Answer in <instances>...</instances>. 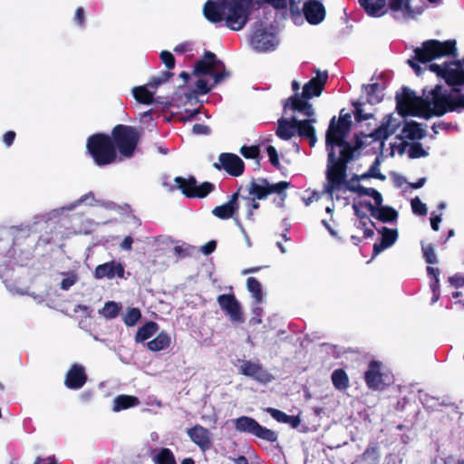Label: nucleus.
I'll use <instances>...</instances> for the list:
<instances>
[{"label": "nucleus", "instance_id": "obj_1", "mask_svg": "<svg viewBox=\"0 0 464 464\" xmlns=\"http://www.w3.org/2000/svg\"><path fill=\"white\" fill-rule=\"evenodd\" d=\"M397 110L399 115L385 116L370 137L377 140H386L399 129L403 116L430 119L440 117L448 111L464 110V95L457 89L449 91L441 85L424 92L423 97H419L413 91L403 88L401 93L397 95Z\"/></svg>", "mask_w": 464, "mask_h": 464}, {"label": "nucleus", "instance_id": "obj_2", "mask_svg": "<svg viewBox=\"0 0 464 464\" xmlns=\"http://www.w3.org/2000/svg\"><path fill=\"white\" fill-rule=\"evenodd\" d=\"M351 123V115L343 113V111L338 120L335 117L331 120L326 133V146L329 155L325 191L333 195L334 191L344 188L361 195L371 197L374 200V204H381L382 203V197L376 189L345 183L346 162L351 157V150L344 139L350 131Z\"/></svg>", "mask_w": 464, "mask_h": 464}, {"label": "nucleus", "instance_id": "obj_3", "mask_svg": "<svg viewBox=\"0 0 464 464\" xmlns=\"http://www.w3.org/2000/svg\"><path fill=\"white\" fill-rule=\"evenodd\" d=\"M456 51V42L454 40L444 42L428 40L420 47L414 50L415 57L409 60L408 63L417 75H420L422 72L430 70L438 76L442 77L450 86H464V60L444 65L430 63L440 58L454 56Z\"/></svg>", "mask_w": 464, "mask_h": 464}, {"label": "nucleus", "instance_id": "obj_4", "mask_svg": "<svg viewBox=\"0 0 464 464\" xmlns=\"http://www.w3.org/2000/svg\"><path fill=\"white\" fill-rule=\"evenodd\" d=\"M326 80V72H318L303 86L302 92H296L292 97V136L298 134L306 137L311 146H314L316 142L314 128L312 125L316 120L314 109L309 100L322 94Z\"/></svg>", "mask_w": 464, "mask_h": 464}, {"label": "nucleus", "instance_id": "obj_5", "mask_svg": "<svg viewBox=\"0 0 464 464\" xmlns=\"http://www.w3.org/2000/svg\"><path fill=\"white\" fill-rule=\"evenodd\" d=\"M86 151L95 165L104 167L120 161L111 136L104 132L90 135L86 140Z\"/></svg>", "mask_w": 464, "mask_h": 464}, {"label": "nucleus", "instance_id": "obj_6", "mask_svg": "<svg viewBox=\"0 0 464 464\" xmlns=\"http://www.w3.org/2000/svg\"><path fill=\"white\" fill-rule=\"evenodd\" d=\"M110 136L120 160L134 156L140 139V133L135 127L117 124L112 128Z\"/></svg>", "mask_w": 464, "mask_h": 464}, {"label": "nucleus", "instance_id": "obj_7", "mask_svg": "<svg viewBox=\"0 0 464 464\" xmlns=\"http://www.w3.org/2000/svg\"><path fill=\"white\" fill-rule=\"evenodd\" d=\"M254 4V0H226V26L233 31L243 29L249 21Z\"/></svg>", "mask_w": 464, "mask_h": 464}, {"label": "nucleus", "instance_id": "obj_8", "mask_svg": "<svg viewBox=\"0 0 464 464\" xmlns=\"http://www.w3.org/2000/svg\"><path fill=\"white\" fill-rule=\"evenodd\" d=\"M290 186V182L280 181L277 183H270L266 179H253L248 185L249 196L261 200L266 198L269 195L276 194L274 199L278 207H282L287 197L286 190Z\"/></svg>", "mask_w": 464, "mask_h": 464}, {"label": "nucleus", "instance_id": "obj_9", "mask_svg": "<svg viewBox=\"0 0 464 464\" xmlns=\"http://www.w3.org/2000/svg\"><path fill=\"white\" fill-rule=\"evenodd\" d=\"M233 422L237 431L250 434L268 442L277 440L278 436L276 431L262 426L252 417L241 416L235 419Z\"/></svg>", "mask_w": 464, "mask_h": 464}, {"label": "nucleus", "instance_id": "obj_10", "mask_svg": "<svg viewBox=\"0 0 464 464\" xmlns=\"http://www.w3.org/2000/svg\"><path fill=\"white\" fill-rule=\"evenodd\" d=\"M174 182L188 198H204L215 189V185L208 181L198 185L194 176H189L188 179L179 176L174 179Z\"/></svg>", "mask_w": 464, "mask_h": 464}, {"label": "nucleus", "instance_id": "obj_11", "mask_svg": "<svg viewBox=\"0 0 464 464\" xmlns=\"http://www.w3.org/2000/svg\"><path fill=\"white\" fill-rule=\"evenodd\" d=\"M364 379L367 386L372 390H382L393 381L391 372L377 361L370 362Z\"/></svg>", "mask_w": 464, "mask_h": 464}, {"label": "nucleus", "instance_id": "obj_12", "mask_svg": "<svg viewBox=\"0 0 464 464\" xmlns=\"http://www.w3.org/2000/svg\"><path fill=\"white\" fill-rule=\"evenodd\" d=\"M217 301L220 309L229 317L232 324H241L245 322L241 304L234 294L219 295Z\"/></svg>", "mask_w": 464, "mask_h": 464}, {"label": "nucleus", "instance_id": "obj_13", "mask_svg": "<svg viewBox=\"0 0 464 464\" xmlns=\"http://www.w3.org/2000/svg\"><path fill=\"white\" fill-rule=\"evenodd\" d=\"M238 372L258 383L267 384L274 379V376L259 362L248 360H238Z\"/></svg>", "mask_w": 464, "mask_h": 464}, {"label": "nucleus", "instance_id": "obj_14", "mask_svg": "<svg viewBox=\"0 0 464 464\" xmlns=\"http://www.w3.org/2000/svg\"><path fill=\"white\" fill-rule=\"evenodd\" d=\"M213 167L218 170H224L232 177H239L245 171V162L237 154L230 152H222L218 156L217 162Z\"/></svg>", "mask_w": 464, "mask_h": 464}, {"label": "nucleus", "instance_id": "obj_15", "mask_svg": "<svg viewBox=\"0 0 464 464\" xmlns=\"http://www.w3.org/2000/svg\"><path fill=\"white\" fill-rule=\"evenodd\" d=\"M224 67V63L217 55L205 51L201 59L194 66L193 74L196 76L211 75L216 68Z\"/></svg>", "mask_w": 464, "mask_h": 464}, {"label": "nucleus", "instance_id": "obj_16", "mask_svg": "<svg viewBox=\"0 0 464 464\" xmlns=\"http://www.w3.org/2000/svg\"><path fill=\"white\" fill-rule=\"evenodd\" d=\"M125 267L124 265L116 260L105 262L98 265L94 269V277L96 279H113L115 277L124 278Z\"/></svg>", "mask_w": 464, "mask_h": 464}, {"label": "nucleus", "instance_id": "obj_17", "mask_svg": "<svg viewBox=\"0 0 464 464\" xmlns=\"http://www.w3.org/2000/svg\"><path fill=\"white\" fill-rule=\"evenodd\" d=\"M187 434L202 451L209 450L212 448V433L202 425L196 424L188 429Z\"/></svg>", "mask_w": 464, "mask_h": 464}, {"label": "nucleus", "instance_id": "obj_18", "mask_svg": "<svg viewBox=\"0 0 464 464\" xmlns=\"http://www.w3.org/2000/svg\"><path fill=\"white\" fill-rule=\"evenodd\" d=\"M240 188L231 195L229 200L220 206H217L212 209V214L219 219H229L234 218L237 220V212L239 208L238 198H239Z\"/></svg>", "mask_w": 464, "mask_h": 464}, {"label": "nucleus", "instance_id": "obj_19", "mask_svg": "<svg viewBox=\"0 0 464 464\" xmlns=\"http://www.w3.org/2000/svg\"><path fill=\"white\" fill-rule=\"evenodd\" d=\"M415 0H389V8L397 16L412 18L422 13V6H415Z\"/></svg>", "mask_w": 464, "mask_h": 464}, {"label": "nucleus", "instance_id": "obj_20", "mask_svg": "<svg viewBox=\"0 0 464 464\" xmlns=\"http://www.w3.org/2000/svg\"><path fill=\"white\" fill-rule=\"evenodd\" d=\"M88 380L85 368L79 363L72 364L65 374L64 385L70 390H79Z\"/></svg>", "mask_w": 464, "mask_h": 464}, {"label": "nucleus", "instance_id": "obj_21", "mask_svg": "<svg viewBox=\"0 0 464 464\" xmlns=\"http://www.w3.org/2000/svg\"><path fill=\"white\" fill-rule=\"evenodd\" d=\"M303 13L306 21L313 25L321 24L326 15L324 5L316 0H309L303 5Z\"/></svg>", "mask_w": 464, "mask_h": 464}, {"label": "nucleus", "instance_id": "obj_22", "mask_svg": "<svg viewBox=\"0 0 464 464\" xmlns=\"http://www.w3.org/2000/svg\"><path fill=\"white\" fill-rule=\"evenodd\" d=\"M226 0H208L203 7V14L210 23L217 24L224 21Z\"/></svg>", "mask_w": 464, "mask_h": 464}, {"label": "nucleus", "instance_id": "obj_23", "mask_svg": "<svg viewBox=\"0 0 464 464\" xmlns=\"http://www.w3.org/2000/svg\"><path fill=\"white\" fill-rule=\"evenodd\" d=\"M251 44L257 51H270L275 48V34L266 29H257L251 37Z\"/></svg>", "mask_w": 464, "mask_h": 464}, {"label": "nucleus", "instance_id": "obj_24", "mask_svg": "<svg viewBox=\"0 0 464 464\" xmlns=\"http://www.w3.org/2000/svg\"><path fill=\"white\" fill-rule=\"evenodd\" d=\"M426 129L414 121H406L402 127L400 137L403 140H420L425 136Z\"/></svg>", "mask_w": 464, "mask_h": 464}, {"label": "nucleus", "instance_id": "obj_25", "mask_svg": "<svg viewBox=\"0 0 464 464\" xmlns=\"http://www.w3.org/2000/svg\"><path fill=\"white\" fill-rule=\"evenodd\" d=\"M368 207L372 216L382 222H392L397 219L398 213L391 207L383 206L382 203L369 204Z\"/></svg>", "mask_w": 464, "mask_h": 464}, {"label": "nucleus", "instance_id": "obj_26", "mask_svg": "<svg viewBox=\"0 0 464 464\" xmlns=\"http://www.w3.org/2000/svg\"><path fill=\"white\" fill-rule=\"evenodd\" d=\"M366 14L372 17H381L388 10L386 0H359Z\"/></svg>", "mask_w": 464, "mask_h": 464}, {"label": "nucleus", "instance_id": "obj_27", "mask_svg": "<svg viewBox=\"0 0 464 464\" xmlns=\"http://www.w3.org/2000/svg\"><path fill=\"white\" fill-rule=\"evenodd\" d=\"M382 233V240L380 244H374L373 252L375 255L380 254L384 249L392 246L398 238V231L397 229H392L388 227H383L381 231Z\"/></svg>", "mask_w": 464, "mask_h": 464}, {"label": "nucleus", "instance_id": "obj_28", "mask_svg": "<svg viewBox=\"0 0 464 464\" xmlns=\"http://www.w3.org/2000/svg\"><path fill=\"white\" fill-rule=\"evenodd\" d=\"M140 400L134 395L121 394L114 398L112 411L115 412L138 406Z\"/></svg>", "mask_w": 464, "mask_h": 464}, {"label": "nucleus", "instance_id": "obj_29", "mask_svg": "<svg viewBox=\"0 0 464 464\" xmlns=\"http://www.w3.org/2000/svg\"><path fill=\"white\" fill-rule=\"evenodd\" d=\"M170 343L169 334L162 331L153 340L147 343V348L152 352H160L168 348Z\"/></svg>", "mask_w": 464, "mask_h": 464}, {"label": "nucleus", "instance_id": "obj_30", "mask_svg": "<svg viewBox=\"0 0 464 464\" xmlns=\"http://www.w3.org/2000/svg\"><path fill=\"white\" fill-rule=\"evenodd\" d=\"M158 330L159 324L156 322L149 321L139 328L135 335V341L137 343H142L154 335Z\"/></svg>", "mask_w": 464, "mask_h": 464}, {"label": "nucleus", "instance_id": "obj_31", "mask_svg": "<svg viewBox=\"0 0 464 464\" xmlns=\"http://www.w3.org/2000/svg\"><path fill=\"white\" fill-rule=\"evenodd\" d=\"M382 86L378 83H372L364 86L363 92L366 96V101L370 104L379 103L383 98Z\"/></svg>", "mask_w": 464, "mask_h": 464}, {"label": "nucleus", "instance_id": "obj_32", "mask_svg": "<svg viewBox=\"0 0 464 464\" xmlns=\"http://www.w3.org/2000/svg\"><path fill=\"white\" fill-rule=\"evenodd\" d=\"M353 208L354 209L355 215L357 216V218L359 219V222L357 224L358 229L362 230L363 236L365 237H372L373 235V230L371 228V225H372L371 219L369 218V217L367 215L362 214L359 211L356 205H353Z\"/></svg>", "mask_w": 464, "mask_h": 464}, {"label": "nucleus", "instance_id": "obj_33", "mask_svg": "<svg viewBox=\"0 0 464 464\" xmlns=\"http://www.w3.org/2000/svg\"><path fill=\"white\" fill-rule=\"evenodd\" d=\"M382 157L386 155L390 157H395L396 155H402L406 150V141L403 140L400 136H397L395 141L391 144L390 149L387 151L383 149V143L382 142Z\"/></svg>", "mask_w": 464, "mask_h": 464}, {"label": "nucleus", "instance_id": "obj_34", "mask_svg": "<svg viewBox=\"0 0 464 464\" xmlns=\"http://www.w3.org/2000/svg\"><path fill=\"white\" fill-rule=\"evenodd\" d=\"M132 93L139 103L149 105L153 102L154 93L149 91L146 86L134 87Z\"/></svg>", "mask_w": 464, "mask_h": 464}, {"label": "nucleus", "instance_id": "obj_35", "mask_svg": "<svg viewBox=\"0 0 464 464\" xmlns=\"http://www.w3.org/2000/svg\"><path fill=\"white\" fill-rule=\"evenodd\" d=\"M332 382L334 386L339 391H344L350 385L349 377L343 369H337L333 372Z\"/></svg>", "mask_w": 464, "mask_h": 464}, {"label": "nucleus", "instance_id": "obj_36", "mask_svg": "<svg viewBox=\"0 0 464 464\" xmlns=\"http://www.w3.org/2000/svg\"><path fill=\"white\" fill-rule=\"evenodd\" d=\"M247 290L251 293L253 298L256 304H260L263 301V291L260 282L253 276L246 279Z\"/></svg>", "mask_w": 464, "mask_h": 464}, {"label": "nucleus", "instance_id": "obj_37", "mask_svg": "<svg viewBox=\"0 0 464 464\" xmlns=\"http://www.w3.org/2000/svg\"><path fill=\"white\" fill-rule=\"evenodd\" d=\"M153 460L155 464H177L173 452L168 448H162Z\"/></svg>", "mask_w": 464, "mask_h": 464}, {"label": "nucleus", "instance_id": "obj_38", "mask_svg": "<svg viewBox=\"0 0 464 464\" xmlns=\"http://www.w3.org/2000/svg\"><path fill=\"white\" fill-rule=\"evenodd\" d=\"M121 307L113 301H108L104 304L102 310L99 311L100 314L107 319L115 318L120 313Z\"/></svg>", "mask_w": 464, "mask_h": 464}, {"label": "nucleus", "instance_id": "obj_39", "mask_svg": "<svg viewBox=\"0 0 464 464\" xmlns=\"http://www.w3.org/2000/svg\"><path fill=\"white\" fill-rule=\"evenodd\" d=\"M276 133L282 140H290V119L284 117L279 119Z\"/></svg>", "mask_w": 464, "mask_h": 464}, {"label": "nucleus", "instance_id": "obj_40", "mask_svg": "<svg viewBox=\"0 0 464 464\" xmlns=\"http://www.w3.org/2000/svg\"><path fill=\"white\" fill-rule=\"evenodd\" d=\"M241 198L245 201L246 208V218L254 220V211L260 207L259 203L256 201L257 199L252 196H242Z\"/></svg>", "mask_w": 464, "mask_h": 464}, {"label": "nucleus", "instance_id": "obj_41", "mask_svg": "<svg viewBox=\"0 0 464 464\" xmlns=\"http://www.w3.org/2000/svg\"><path fill=\"white\" fill-rule=\"evenodd\" d=\"M141 317V313L139 308H130L124 315V324L127 326L135 325Z\"/></svg>", "mask_w": 464, "mask_h": 464}, {"label": "nucleus", "instance_id": "obj_42", "mask_svg": "<svg viewBox=\"0 0 464 464\" xmlns=\"http://www.w3.org/2000/svg\"><path fill=\"white\" fill-rule=\"evenodd\" d=\"M173 72H170L169 71L162 72L160 76L151 78L149 82L148 86L151 88H158L160 85L167 82L169 80H170L173 77Z\"/></svg>", "mask_w": 464, "mask_h": 464}, {"label": "nucleus", "instance_id": "obj_43", "mask_svg": "<svg viewBox=\"0 0 464 464\" xmlns=\"http://www.w3.org/2000/svg\"><path fill=\"white\" fill-rule=\"evenodd\" d=\"M381 161H382L381 157H377L373 165L368 170L367 174L362 175V178L371 177V178H375V179H378L381 180H384L386 179V177L381 173L380 169H379Z\"/></svg>", "mask_w": 464, "mask_h": 464}, {"label": "nucleus", "instance_id": "obj_44", "mask_svg": "<svg viewBox=\"0 0 464 464\" xmlns=\"http://www.w3.org/2000/svg\"><path fill=\"white\" fill-rule=\"evenodd\" d=\"M241 155L246 159H256L259 157L260 150L258 146H242L239 150Z\"/></svg>", "mask_w": 464, "mask_h": 464}, {"label": "nucleus", "instance_id": "obj_45", "mask_svg": "<svg viewBox=\"0 0 464 464\" xmlns=\"http://www.w3.org/2000/svg\"><path fill=\"white\" fill-rule=\"evenodd\" d=\"M411 206L414 214L420 216L427 215V206L418 197L411 199Z\"/></svg>", "mask_w": 464, "mask_h": 464}, {"label": "nucleus", "instance_id": "obj_46", "mask_svg": "<svg viewBox=\"0 0 464 464\" xmlns=\"http://www.w3.org/2000/svg\"><path fill=\"white\" fill-rule=\"evenodd\" d=\"M409 156L411 159L427 157L429 152L419 143L412 144L409 149Z\"/></svg>", "mask_w": 464, "mask_h": 464}, {"label": "nucleus", "instance_id": "obj_47", "mask_svg": "<svg viewBox=\"0 0 464 464\" xmlns=\"http://www.w3.org/2000/svg\"><path fill=\"white\" fill-rule=\"evenodd\" d=\"M276 420L281 423H290V415L275 408H267L266 410Z\"/></svg>", "mask_w": 464, "mask_h": 464}, {"label": "nucleus", "instance_id": "obj_48", "mask_svg": "<svg viewBox=\"0 0 464 464\" xmlns=\"http://www.w3.org/2000/svg\"><path fill=\"white\" fill-rule=\"evenodd\" d=\"M219 72H216L214 70L213 73L211 74L213 76V84L212 86H216L219 84L223 80L228 78L230 76V72L226 69V66L219 67Z\"/></svg>", "mask_w": 464, "mask_h": 464}, {"label": "nucleus", "instance_id": "obj_49", "mask_svg": "<svg viewBox=\"0 0 464 464\" xmlns=\"http://www.w3.org/2000/svg\"><path fill=\"white\" fill-rule=\"evenodd\" d=\"M160 58L169 70H171L175 67V57L170 52L166 50L162 51L160 54Z\"/></svg>", "mask_w": 464, "mask_h": 464}, {"label": "nucleus", "instance_id": "obj_50", "mask_svg": "<svg viewBox=\"0 0 464 464\" xmlns=\"http://www.w3.org/2000/svg\"><path fill=\"white\" fill-rule=\"evenodd\" d=\"M422 251L426 261L430 264L437 263V256L434 250L433 246L425 245L422 246Z\"/></svg>", "mask_w": 464, "mask_h": 464}, {"label": "nucleus", "instance_id": "obj_51", "mask_svg": "<svg viewBox=\"0 0 464 464\" xmlns=\"http://www.w3.org/2000/svg\"><path fill=\"white\" fill-rule=\"evenodd\" d=\"M214 86H209L208 82L204 79H199L196 82V90L194 91L195 93L205 95L210 92L211 89Z\"/></svg>", "mask_w": 464, "mask_h": 464}, {"label": "nucleus", "instance_id": "obj_52", "mask_svg": "<svg viewBox=\"0 0 464 464\" xmlns=\"http://www.w3.org/2000/svg\"><path fill=\"white\" fill-rule=\"evenodd\" d=\"M266 152H267V155L269 157L270 163L274 167H278L279 166V157H278V153H277L276 149L274 146L269 145L266 148Z\"/></svg>", "mask_w": 464, "mask_h": 464}, {"label": "nucleus", "instance_id": "obj_53", "mask_svg": "<svg viewBox=\"0 0 464 464\" xmlns=\"http://www.w3.org/2000/svg\"><path fill=\"white\" fill-rule=\"evenodd\" d=\"M85 11L82 7H77L74 14V22L80 27H84L85 25Z\"/></svg>", "mask_w": 464, "mask_h": 464}, {"label": "nucleus", "instance_id": "obj_54", "mask_svg": "<svg viewBox=\"0 0 464 464\" xmlns=\"http://www.w3.org/2000/svg\"><path fill=\"white\" fill-rule=\"evenodd\" d=\"M355 118L357 121H364L370 118V113H367L362 109V103H355Z\"/></svg>", "mask_w": 464, "mask_h": 464}, {"label": "nucleus", "instance_id": "obj_55", "mask_svg": "<svg viewBox=\"0 0 464 464\" xmlns=\"http://www.w3.org/2000/svg\"><path fill=\"white\" fill-rule=\"evenodd\" d=\"M192 131L195 134L208 135L210 133V128L204 124L196 123L192 128Z\"/></svg>", "mask_w": 464, "mask_h": 464}, {"label": "nucleus", "instance_id": "obj_56", "mask_svg": "<svg viewBox=\"0 0 464 464\" xmlns=\"http://www.w3.org/2000/svg\"><path fill=\"white\" fill-rule=\"evenodd\" d=\"M216 247H217V242L215 240H210L202 246L201 252L204 255L208 256V255L212 254L215 251Z\"/></svg>", "mask_w": 464, "mask_h": 464}, {"label": "nucleus", "instance_id": "obj_57", "mask_svg": "<svg viewBox=\"0 0 464 464\" xmlns=\"http://www.w3.org/2000/svg\"><path fill=\"white\" fill-rule=\"evenodd\" d=\"M16 137V133L14 130H8L3 135V142L6 147H10Z\"/></svg>", "mask_w": 464, "mask_h": 464}, {"label": "nucleus", "instance_id": "obj_58", "mask_svg": "<svg viewBox=\"0 0 464 464\" xmlns=\"http://www.w3.org/2000/svg\"><path fill=\"white\" fill-rule=\"evenodd\" d=\"M199 113L198 109L195 110H185L184 116L182 117L184 121H190L195 118Z\"/></svg>", "mask_w": 464, "mask_h": 464}, {"label": "nucleus", "instance_id": "obj_59", "mask_svg": "<svg viewBox=\"0 0 464 464\" xmlns=\"http://www.w3.org/2000/svg\"><path fill=\"white\" fill-rule=\"evenodd\" d=\"M190 50H191V44L189 43L179 44L174 48L175 52L180 53H186Z\"/></svg>", "mask_w": 464, "mask_h": 464}, {"label": "nucleus", "instance_id": "obj_60", "mask_svg": "<svg viewBox=\"0 0 464 464\" xmlns=\"http://www.w3.org/2000/svg\"><path fill=\"white\" fill-rule=\"evenodd\" d=\"M133 239L131 237H126L121 243V247L125 250H130L132 247Z\"/></svg>", "mask_w": 464, "mask_h": 464}, {"label": "nucleus", "instance_id": "obj_61", "mask_svg": "<svg viewBox=\"0 0 464 464\" xmlns=\"http://www.w3.org/2000/svg\"><path fill=\"white\" fill-rule=\"evenodd\" d=\"M450 282L453 285L459 288L464 285V277L460 276H454L450 278Z\"/></svg>", "mask_w": 464, "mask_h": 464}, {"label": "nucleus", "instance_id": "obj_62", "mask_svg": "<svg viewBox=\"0 0 464 464\" xmlns=\"http://www.w3.org/2000/svg\"><path fill=\"white\" fill-rule=\"evenodd\" d=\"M441 221V215L433 216L430 218V225L433 230L438 231L439 230V225Z\"/></svg>", "mask_w": 464, "mask_h": 464}, {"label": "nucleus", "instance_id": "obj_63", "mask_svg": "<svg viewBox=\"0 0 464 464\" xmlns=\"http://www.w3.org/2000/svg\"><path fill=\"white\" fill-rule=\"evenodd\" d=\"M74 283L75 280L72 278H63L61 282V288L63 290H68Z\"/></svg>", "mask_w": 464, "mask_h": 464}, {"label": "nucleus", "instance_id": "obj_64", "mask_svg": "<svg viewBox=\"0 0 464 464\" xmlns=\"http://www.w3.org/2000/svg\"><path fill=\"white\" fill-rule=\"evenodd\" d=\"M319 195L316 192H311L307 198H304L305 205H309L310 203L318 200Z\"/></svg>", "mask_w": 464, "mask_h": 464}]
</instances>
